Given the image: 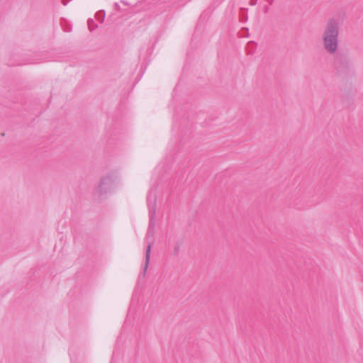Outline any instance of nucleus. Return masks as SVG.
I'll return each mask as SVG.
<instances>
[{"label":"nucleus","instance_id":"f257e3e1","mask_svg":"<svg viewBox=\"0 0 363 363\" xmlns=\"http://www.w3.org/2000/svg\"><path fill=\"white\" fill-rule=\"evenodd\" d=\"M340 23L335 18L328 20L323 35L325 49L330 53H335L338 47V35Z\"/></svg>","mask_w":363,"mask_h":363},{"label":"nucleus","instance_id":"f03ea898","mask_svg":"<svg viewBox=\"0 0 363 363\" xmlns=\"http://www.w3.org/2000/svg\"><path fill=\"white\" fill-rule=\"evenodd\" d=\"M150 257V246H148L147 249V252H146L145 264V267H144L145 271H146L148 267Z\"/></svg>","mask_w":363,"mask_h":363}]
</instances>
